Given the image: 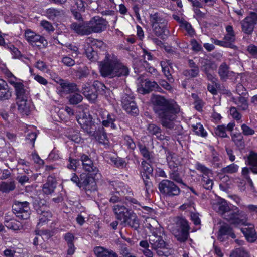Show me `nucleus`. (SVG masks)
<instances>
[{
  "instance_id": "1",
  "label": "nucleus",
  "mask_w": 257,
  "mask_h": 257,
  "mask_svg": "<svg viewBox=\"0 0 257 257\" xmlns=\"http://www.w3.org/2000/svg\"><path fill=\"white\" fill-rule=\"evenodd\" d=\"M151 102L155 111L159 115L162 126L168 128H173L176 114L180 111L176 102L173 100H167L159 95H153Z\"/></svg>"
},
{
  "instance_id": "2",
  "label": "nucleus",
  "mask_w": 257,
  "mask_h": 257,
  "mask_svg": "<svg viewBox=\"0 0 257 257\" xmlns=\"http://www.w3.org/2000/svg\"><path fill=\"white\" fill-rule=\"evenodd\" d=\"M99 68L103 77L113 78L126 76L129 73L128 68L119 62L114 55L106 54L104 59L99 62Z\"/></svg>"
},
{
  "instance_id": "3",
  "label": "nucleus",
  "mask_w": 257,
  "mask_h": 257,
  "mask_svg": "<svg viewBox=\"0 0 257 257\" xmlns=\"http://www.w3.org/2000/svg\"><path fill=\"white\" fill-rule=\"evenodd\" d=\"M150 22L154 33L158 36L167 35L169 33L167 29V22L158 13L150 15Z\"/></svg>"
},
{
  "instance_id": "4",
  "label": "nucleus",
  "mask_w": 257,
  "mask_h": 257,
  "mask_svg": "<svg viewBox=\"0 0 257 257\" xmlns=\"http://www.w3.org/2000/svg\"><path fill=\"white\" fill-rule=\"evenodd\" d=\"M189 227L188 222L184 218L177 217L175 226L172 227L171 231L177 239L181 242L185 241L188 236Z\"/></svg>"
},
{
  "instance_id": "5",
  "label": "nucleus",
  "mask_w": 257,
  "mask_h": 257,
  "mask_svg": "<svg viewBox=\"0 0 257 257\" xmlns=\"http://www.w3.org/2000/svg\"><path fill=\"white\" fill-rule=\"evenodd\" d=\"M71 181L79 188L83 187L86 190H95L96 182L93 177L86 173H82L80 178L75 173H73Z\"/></svg>"
},
{
  "instance_id": "6",
  "label": "nucleus",
  "mask_w": 257,
  "mask_h": 257,
  "mask_svg": "<svg viewBox=\"0 0 257 257\" xmlns=\"http://www.w3.org/2000/svg\"><path fill=\"white\" fill-rule=\"evenodd\" d=\"M3 73L8 78L9 83L14 87L17 98H22V97L27 95L22 80L16 77L7 69H4Z\"/></svg>"
},
{
  "instance_id": "7",
  "label": "nucleus",
  "mask_w": 257,
  "mask_h": 257,
  "mask_svg": "<svg viewBox=\"0 0 257 257\" xmlns=\"http://www.w3.org/2000/svg\"><path fill=\"white\" fill-rule=\"evenodd\" d=\"M149 242L152 248L156 251L158 255H168L167 244L161 236L152 234L149 237Z\"/></svg>"
},
{
  "instance_id": "8",
  "label": "nucleus",
  "mask_w": 257,
  "mask_h": 257,
  "mask_svg": "<svg viewBox=\"0 0 257 257\" xmlns=\"http://www.w3.org/2000/svg\"><path fill=\"white\" fill-rule=\"evenodd\" d=\"M161 192L169 196H177L180 194V190L173 182L168 180H163L159 185Z\"/></svg>"
},
{
  "instance_id": "9",
  "label": "nucleus",
  "mask_w": 257,
  "mask_h": 257,
  "mask_svg": "<svg viewBox=\"0 0 257 257\" xmlns=\"http://www.w3.org/2000/svg\"><path fill=\"white\" fill-rule=\"evenodd\" d=\"M12 207L18 219L25 220L29 218L30 207L27 202H15Z\"/></svg>"
},
{
  "instance_id": "10",
  "label": "nucleus",
  "mask_w": 257,
  "mask_h": 257,
  "mask_svg": "<svg viewBox=\"0 0 257 257\" xmlns=\"http://www.w3.org/2000/svg\"><path fill=\"white\" fill-rule=\"evenodd\" d=\"M257 23V13L251 12L241 22L242 31L246 34H251Z\"/></svg>"
},
{
  "instance_id": "11",
  "label": "nucleus",
  "mask_w": 257,
  "mask_h": 257,
  "mask_svg": "<svg viewBox=\"0 0 257 257\" xmlns=\"http://www.w3.org/2000/svg\"><path fill=\"white\" fill-rule=\"evenodd\" d=\"M77 122L81 127L90 135L96 128L94 123L92 121V118L89 114L83 113L77 118Z\"/></svg>"
},
{
  "instance_id": "12",
  "label": "nucleus",
  "mask_w": 257,
  "mask_h": 257,
  "mask_svg": "<svg viewBox=\"0 0 257 257\" xmlns=\"http://www.w3.org/2000/svg\"><path fill=\"white\" fill-rule=\"evenodd\" d=\"M90 34L99 33L104 31L107 27V22L99 17H94L88 22Z\"/></svg>"
},
{
  "instance_id": "13",
  "label": "nucleus",
  "mask_w": 257,
  "mask_h": 257,
  "mask_svg": "<svg viewBox=\"0 0 257 257\" xmlns=\"http://www.w3.org/2000/svg\"><path fill=\"white\" fill-rule=\"evenodd\" d=\"M25 37L27 41L32 45L40 46L41 44L43 46L47 44V41L44 37L30 29L26 30Z\"/></svg>"
},
{
  "instance_id": "14",
  "label": "nucleus",
  "mask_w": 257,
  "mask_h": 257,
  "mask_svg": "<svg viewBox=\"0 0 257 257\" xmlns=\"http://www.w3.org/2000/svg\"><path fill=\"white\" fill-rule=\"evenodd\" d=\"M133 99V96L125 94L121 100L123 108L127 113L132 115L136 114L138 112Z\"/></svg>"
},
{
  "instance_id": "15",
  "label": "nucleus",
  "mask_w": 257,
  "mask_h": 257,
  "mask_svg": "<svg viewBox=\"0 0 257 257\" xmlns=\"http://www.w3.org/2000/svg\"><path fill=\"white\" fill-rule=\"evenodd\" d=\"M99 114L101 117V119L98 118L99 121L102 120V123L105 127L110 126L112 128L115 129L116 126L114 124L115 121V116L112 114L109 113L106 110H100L99 111Z\"/></svg>"
},
{
  "instance_id": "16",
  "label": "nucleus",
  "mask_w": 257,
  "mask_h": 257,
  "mask_svg": "<svg viewBox=\"0 0 257 257\" xmlns=\"http://www.w3.org/2000/svg\"><path fill=\"white\" fill-rule=\"evenodd\" d=\"M161 89L155 81L145 80L138 88V91L142 94L148 93L150 91H160Z\"/></svg>"
},
{
  "instance_id": "17",
  "label": "nucleus",
  "mask_w": 257,
  "mask_h": 257,
  "mask_svg": "<svg viewBox=\"0 0 257 257\" xmlns=\"http://www.w3.org/2000/svg\"><path fill=\"white\" fill-rule=\"evenodd\" d=\"M70 28L75 33L79 35H87L90 34L88 22L73 23Z\"/></svg>"
},
{
  "instance_id": "18",
  "label": "nucleus",
  "mask_w": 257,
  "mask_h": 257,
  "mask_svg": "<svg viewBox=\"0 0 257 257\" xmlns=\"http://www.w3.org/2000/svg\"><path fill=\"white\" fill-rule=\"evenodd\" d=\"M18 109L23 115H28L30 112L31 102L27 100V95L17 98Z\"/></svg>"
},
{
  "instance_id": "19",
  "label": "nucleus",
  "mask_w": 257,
  "mask_h": 257,
  "mask_svg": "<svg viewBox=\"0 0 257 257\" xmlns=\"http://www.w3.org/2000/svg\"><path fill=\"white\" fill-rule=\"evenodd\" d=\"M111 186L115 190V193L118 194L120 196H125L127 194H132L130 189L124 184L118 181H115L112 182Z\"/></svg>"
},
{
  "instance_id": "20",
  "label": "nucleus",
  "mask_w": 257,
  "mask_h": 257,
  "mask_svg": "<svg viewBox=\"0 0 257 257\" xmlns=\"http://www.w3.org/2000/svg\"><path fill=\"white\" fill-rule=\"evenodd\" d=\"M75 5L79 11H84L86 7L92 10L97 9L98 8L97 2L92 0H75Z\"/></svg>"
},
{
  "instance_id": "21",
  "label": "nucleus",
  "mask_w": 257,
  "mask_h": 257,
  "mask_svg": "<svg viewBox=\"0 0 257 257\" xmlns=\"http://www.w3.org/2000/svg\"><path fill=\"white\" fill-rule=\"evenodd\" d=\"M247 227L241 228V231L245 237L246 240L250 242H254L257 238V233L255 231L253 225L245 223Z\"/></svg>"
},
{
  "instance_id": "22",
  "label": "nucleus",
  "mask_w": 257,
  "mask_h": 257,
  "mask_svg": "<svg viewBox=\"0 0 257 257\" xmlns=\"http://www.w3.org/2000/svg\"><path fill=\"white\" fill-rule=\"evenodd\" d=\"M81 159L83 167L85 170L91 173L93 175L97 173L98 170L96 167L94 166L92 160L87 156L83 155Z\"/></svg>"
},
{
  "instance_id": "23",
  "label": "nucleus",
  "mask_w": 257,
  "mask_h": 257,
  "mask_svg": "<svg viewBox=\"0 0 257 257\" xmlns=\"http://www.w3.org/2000/svg\"><path fill=\"white\" fill-rule=\"evenodd\" d=\"M94 251L97 257H117V254L113 251L101 246L96 247Z\"/></svg>"
},
{
  "instance_id": "24",
  "label": "nucleus",
  "mask_w": 257,
  "mask_h": 257,
  "mask_svg": "<svg viewBox=\"0 0 257 257\" xmlns=\"http://www.w3.org/2000/svg\"><path fill=\"white\" fill-rule=\"evenodd\" d=\"M113 211L116 216V218L122 221L123 219L126 218V215L131 211L128 210L125 206L117 204L114 206Z\"/></svg>"
},
{
  "instance_id": "25",
  "label": "nucleus",
  "mask_w": 257,
  "mask_h": 257,
  "mask_svg": "<svg viewBox=\"0 0 257 257\" xmlns=\"http://www.w3.org/2000/svg\"><path fill=\"white\" fill-rule=\"evenodd\" d=\"M122 222L135 228H137L139 225V220L136 215L132 211L126 215V218L123 219Z\"/></svg>"
},
{
  "instance_id": "26",
  "label": "nucleus",
  "mask_w": 257,
  "mask_h": 257,
  "mask_svg": "<svg viewBox=\"0 0 257 257\" xmlns=\"http://www.w3.org/2000/svg\"><path fill=\"white\" fill-rule=\"evenodd\" d=\"M56 187V181L55 178L52 176H49L47 182L44 184L43 191L44 193L50 194L53 192Z\"/></svg>"
},
{
  "instance_id": "27",
  "label": "nucleus",
  "mask_w": 257,
  "mask_h": 257,
  "mask_svg": "<svg viewBox=\"0 0 257 257\" xmlns=\"http://www.w3.org/2000/svg\"><path fill=\"white\" fill-rule=\"evenodd\" d=\"M246 163L250 166V169L254 174H257V153L250 152L247 156Z\"/></svg>"
},
{
  "instance_id": "28",
  "label": "nucleus",
  "mask_w": 257,
  "mask_h": 257,
  "mask_svg": "<svg viewBox=\"0 0 257 257\" xmlns=\"http://www.w3.org/2000/svg\"><path fill=\"white\" fill-rule=\"evenodd\" d=\"M82 92L87 99L91 102H94L97 99V95L96 93L91 92L90 85L89 83L85 84L83 85Z\"/></svg>"
},
{
  "instance_id": "29",
  "label": "nucleus",
  "mask_w": 257,
  "mask_h": 257,
  "mask_svg": "<svg viewBox=\"0 0 257 257\" xmlns=\"http://www.w3.org/2000/svg\"><path fill=\"white\" fill-rule=\"evenodd\" d=\"M11 96V92L8 89L7 82L0 79V99H8Z\"/></svg>"
},
{
  "instance_id": "30",
  "label": "nucleus",
  "mask_w": 257,
  "mask_h": 257,
  "mask_svg": "<svg viewBox=\"0 0 257 257\" xmlns=\"http://www.w3.org/2000/svg\"><path fill=\"white\" fill-rule=\"evenodd\" d=\"M213 209L220 214H224L229 210L227 202L222 199H219L213 206Z\"/></svg>"
},
{
  "instance_id": "31",
  "label": "nucleus",
  "mask_w": 257,
  "mask_h": 257,
  "mask_svg": "<svg viewBox=\"0 0 257 257\" xmlns=\"http://www.w3.org/2000/svg\"><path fill=\"white\" fill-rule=\"evenodd\" d=\"M167 160L169 167L172 169L177 168L181 163L180 157L175 154L168 153Z\"/></svg>"
},
{
  "instance_id": "32",
  "label": "nucleus",
  "mask_w": 257,
  "mask_h": 257,
  "mask_svg": "<svg viewBox=\"0 0 257 257\" xmlns=\"http://www.w3.org/2000/svg\"><path fill=\"white\" fill-rule=\"evenodd\" d=\"M63 15L62 11L55 8H49L46 11V17L50 20L58 19Z\"/></svg>"
},
{
  "instance_id": "33",
  "label": "nucleus",
  "mask_w": 257,
  "mask_h": 257,
  "mask_svg": "<svg viewBox=\"0 0 257 257\" xmlns=\"http://www.w3.org/2000/svg\"><path fill=\"white\" fill-rule=\"evenodd\" d=\"M162 70L165 76L167 77L169 82H173L174 79L171 76L170 72V68H171L170 63L168 61H163L160 63Z\"/></svg>"
},
{
  "instance_id": "34",
  "label": "nucleus",
  "mask_w": 257,
  "mask_h": 257,
  "mask_svg": "<svg viewBox=\"0 0 257 257\" xmlns=\"http://www.w3.org/2000/svg\"><path fill=\"white\" fill-rule=\"evenodd\" d=\"M200 63L202 65V69L207 75L211 74V72L215 66L211 63V62L207 59L201 58L200 60Z\"/></svg>"
},
{
  "instance_id": "35",
  "label": "nucleus",
  "mask_w": 257,
  "mask_h": 257,
  "mask_svg": "<svg viewBox=\"0 0 257 257\" xmlns=\"http://www.w3.org/2000/svg\"><path fill=\"white\" fill-rule=\"evenodd\" d=\"M91 135L94 136L95 138L100 143L103 144L108 143V139L106 134L103 128L101 130L95 133L93 132Z\"/></svg>"
},
{
  "instance_id": "36",
  "label": "nucleus",
  "mask_w": 257,
  "mask_h": 257,
  "mask_svg": "<svg viewBox=\"0 0 257 257\" xmlns=\"http://www.w3.org/2000/svg\"><path fill=\"white\" fill-rule=\"evenodd\" d=\"M15 188L14 181L2 182L0 183V191L3 193H8Z\"/></svg>"
},
{
  "instance_id": "37",
  "label": "nucleus",
  "mask_w": 257,
  "mask_h": 257,
  "mask_svg": "<svg viewBox=\"0 0 257 257\" xmlns=\"http://www.w3.org/2000/svg\"><path fill=\"white\" fill-rule=\"evenodd\" d=\"M225 235H230L232 238L235 237V235L232 232V230L228 225H224L221 226L219 229L218 237L219 239H222V236Z\"/></svg>"
},
{
  "instance_id": "38",
  "label": "nucleus",
  "mask_w": 257,
  "mask_h": 257,
  "mask_svg": "<svg viewBox=\"0 0 257 257\" xmlns=\"http://www.w3.org/2000/svg\"><path fill=\"white\" fill-rule=\"evenodd\" d=\"M60 84L64 91L73 92L78 90L77 86L75 84L69 83L61 80Z\"/></svg>"
},
{
  "instance_id": "39",
  "label": "nucleus",
  "mask_w": 257,
  "mask_h": 257,
  "mask_svg": "<svg viewBox=\"0 0 257 257\" xmlns=\"http://www.w3.org/2000/svg\"><path fill=\"white\" fill-rule=\"evenodd\" d=\"M5 225L9 229L14 230H19L23 228V224L16 219H12L10 221L6 222Z\"/></svg>"
},
{
  "instance_id": "40",
  "label": "nucleus",
  "mask_w": 257,
  "mask_h": 257,
  "mask_svg": "<svg viewBox=\"0 0 257 257\" xmlns=\"http://www.w3.org/2000/svg\"><path fill=\"white\" fill-rule=\"evenodd\" d=\"M147 130L148 133L151 135H156L159 140H163L164 136L160 135L158 136L161 132V129L155 124L150 123L148 125Z\"/></svg>"
},
{
  "instance_id": "41",
  "label": "nucleus",
  "mask_w": 257,
  "mask_h": 257,
  "mask_svg": "<svg viewBox=\"0 0 257 257\" xmlns=\"http://www.w3.org/2000/svg\"><path fill=\"white\" fill-rule=\"evenodd\" d=\"M226 31V34L224 36V40L232 44V43L235 40V35L233 27L230 25L227 26Z\"/></svg>"
},
{
  "instance_id": "42",
  "label": "nucleus",
  "mask_w": 257,
  "mask_h": 257,
  "mask_svg": "<svg viewBox=\"0 0 257 257\" xmlns=\"http://www.w3.org/2000/svg\"><path fill=\"white\" fill-rule=\"evenodd\" d=\"M208 78L212 83V84H209L208 85V90L212 94H216L217 93L216 88H217V79L212 75L210 74L208 75Z\"/></svg>"
},
{
  "instance_id": "43",
  "label": "nucleus",
  "mask_w": 257,
  "mask_h": 257,
  "mask_svg": "<svg viewBox=\"0 0 257 257\" xmlns=\"http://www.w3.org/2000/svg\"><path fill=\"white\" fill-rule=\"evenodd\" d=\"M192 127L193 132L196 135L202 137H205L207 136V133L201 123H198L196 124H193L192 125Z\"/></svg>"
},
{
  "instance_id": "44",
  "label": "nucleus",
  "mask_w": 257,
  "mask_h": 257,
  "mask_svg": "<svg viewBox=\"0 0 257 257\" xmlns=\"http://www.w3.org/2000/svg\"><path fill=\"white\" fill-rule=\"evenodd\" d=\"M85 53L88 58L92 61H95L97 59V55L96 50L92 46L88 47L85 49Z\"/></svg>"
},
{
  "instance_id": "45",
  "label": "nucleus",
  "mask_w": 257,
  "mask_h": 257,
  "mask_svg": "<svg viewBox=\"0 0 257 257\" xmlns=\"http://www.w3.org/2000/svg\"><path fill=\"white\" fill-rule=\"evenodd\" d=\"M238 215H239V214H238V215L232 214L231 216L228 219L232 224L236 225H245L246 220L244 219H240Z\"/></svg>"
},
{
  "instance_id": "46",
  "label": "nucleus",
  "mask_w": 257,
  "mask_h": 257,
  "mask_svg": "<svg viewBox=\"0 0 257 257\" xmlns=\"http://www.w3.org/2000/svg\"><path fill=\"white\" fill-rule=\"evenodd\" d=\"M230 257H250V256L243 248H237L232 251Z\"/></svg>"
},
{
  "instance_id": "47",
  "label": "nucleus",
  "mask_w": 257,
  "mask_h": 257,
  "mask_svg": "<svg viewBox=\"0 0 257 257\" xmlns=\"http://www.w3.org/2000/svg\"><path fill=\"white\" fill-rule=\"evenodd\" d=\"M87 45H90V46H92L93 48H94L95 50L97 48H102L104 47V43L100 40H91L90 39H87Z\"/></svg>"
},
{
  "instance_id": "48",
  "label": "nucleus",
  "mask_w": 257,
  "mask_h": 257,
  "mask_svg": "<svg viewBox=\"0 0 257 257\" xmlns=\"http://www.w3.org/2000/svg\"><path fill=\"white\" fill-rule=\"evenodd\" d=\"M232 141L234 142L235 145L240 148L243 146V137L240 133L233 134L232 136Z\"/></svg>"
},
{
  "instance_id": "49",
  "label": "nucleus",
  "mask_w": 257,
  "mask_h": 257,
  "mask_svg": "<svg viewBox=\"0 0 257 257\" xmlns=\"http://www.w3.org/2000/svg\"><path fill=\"white\" fill-rule=\"evenodd\" d=\"M199 69L197 67H195L190 70H186L183 72L184 75L187 78L195 77L197 76Z\"/></svg>"
},
{
  "instance_id": "50",
  "label": "nucleus",
  "mask_w": 257,
  "mask_h": 257,
  "mask_svg": "<svg viewBox=\"0 0 257 257\" xmlns=\"http://www.w3.org/2000/svg\"><path fill=\"white\" fill-rule=\"evenodd\" d=\"M219 74L220 77L225 79L228 76V66L225 63L222 64L219 69Z\"/></svg>"
},
{
  "instance_id": "51",
  "label": "nucleus",
  "mask_w": 257,
  "mask_h": 257,
  "mask_svg": "<svg viewBox=\"0 0 257 257\" xmlns=\"http://www.w3.org/2000/svg\"><path fill=\"white\" fill-rule=\"evenodd\" d=\"M238 107L241 110H245L248 108V103L246 99L242 97H239L236 102Z\"/></svg>"
},
{
  "instance_id": "52",
  "label": "nucleus",
  "mask_w": 257,
  "mask_h": 257,
  "mask_svg": "<svg viewBox=\"0 0 257 257\" xmlns=\"http://www.w3.org/2000/svg\"><path fill=\"white\" fill-rule=\"evenodd\" d=\"M52 217V214L49 211H43L40 216V221L38 225H40L43 224L46 221L49 220Z\"/></svg>"
},
{
  "instance_id": "53",
  "label": "nucleus",
  "mask_w": 257,
  "mask_h": 257,
  "mask_svg": "<svg viewBox=\"0 0 257 257\" xmlns=\"http://www.w3.org/2000/svg\"><path fill=\"white\" fill-rule=\"evenodd\" d=\"M83 99L82 96L78 93L73 94L69 96V102L72 104H77Z\"/></svg>"
},
{
  "instance_id": "54",
  "label": "nucleus",
  "mask_w": 257,
  "mask_h": 257,
  "mask_svg": "<svg viewBox=\"0 0 257 257\" xmlns=\"http://www.w3.org/2000/svg\"><path fill=\"white\" fill-rule=\"evenodd\" d=\"M181 27L186 30L188 34L190 36L194 35V30L190 24L188 23L187 21H182L181 23Z\"/></svg>"
},
{
  "instance_id": "55",
  "label": "nucleus",
  "mask_w": 257,
  "mask_h": 257,
  "mask_svg": "<svg viewBox=\"0 0 257 257\" xmlns=\"http://www.w3.org/2000/svg\"><path fill=\"white\" fill-rule=\"evenodd\" d=\"M239 168V166L234 163L229 165L223 169V171L227 173H233L236 172Z\"/></svg>"
},
{
  "instance_id": "56",
  "label": "nucleus",
  "mask_w": 257,
  "mask_h": 257,
  "mask_svg": "<svg viewBox=\"0 0 257 257\" xmlns=\"http://www.w3.org/2000/svg\"><path fill=\"white\" fill-rule=\"evenodd\" d=\"M215 133L216 135L220 137H227V135L226 133V127L224 125H219L215 129Z\"/></svg>"
},
{
  "instance_id": "57",
  "label": "nucleus",
  "mask_w": 257,
  "mask_h": 257,
  "mask_svg": "<svg viewBox=\"0 0 257 257\" xmlns=\"http://www.w3.org/2000/svg\"><path fill=\"white\" fill-rule=\"evenodd\" d=\"M35 67L41 71L46 72L48 73L49 72L47 65L43 61L40 60L37 61L36 63Z\"/></svg>"
},
{
  "instance_id": "58",
  "label": "nucleus",
  "mask_w": 257,
  "mask_h": 257,
  "mask_svg": "<svg viewBox=\"0 0 257 257\" xmlns=\"http://www.w3.org/2000/svg\"><path fill=\"white\" fill-rule=\"evenodd\" d=\"M124 144L131 150H134L136 147V145L133 140L127 136L124 138Z\"/></svg>"
},
{
  "instance_id": "59",
  "label": "nucleus",
  "mask_w": 257,
  "mask_h": 257,
  "mask_svg": "<svg viewBox=\"0 0 257 257\" xmlns=\"http://www.w3.org/2000/svg\"><path fill=\"white\" fill-rule=\"evenodd\" d=\"M202 181L203 183L204 187L206 189L210 190L212 189L213 182L211 179H208L205 176H203Z\"/></svg>"
},
{
  "instance_id": "60",
  "label": "nucleus",
  "mask_w": 257,
  "mask_h": 257,
  "mask_svg": "<svg viewBox=\"0 0 257 257\" xmlns=\"http://www.w3.org/2000/svg\"><path fill=\"white\" fill-rule=\"evenodd\" d=\"M241 127L243 134L245 136L252 135L254 134V131L245 124H242Z\"/></svg>"
},
{
  "instance_id": "61",
  "label": "nucleus",
  "mask_w": 257,
  "mask_h": 257,
  "mask_svg": "<svg viewBox=\"0 0 257 257\" xmlns=\"http://www.w3.org/2000/svg\"><path fill=\"white\" fill-rule=\"evenodd\" d=\"M230 114L236 120H239L241 118V115L236 110L234 107H232L230 109Z\"/></svg>"
},
{
  "instance_id": "62",
  "label": "nucleus",
  "mask_w": 257,
  "mask_h": 257,
  "mask_svg": "<svg viewBox=\"0 0 257 257\" xmlns=\"http://www.w3.org/2000/svg\"><path fill=\"white\" fill-rule=\"evenodd\" d=\"M67 48L70 51L72 52V56L73 57H76L79 54V51L78 47L72 44H69L67 46Z\"/></svg>"
},
{
  "instance_id": "63",
  "label": "nucleus",
  "mask_w": 257,
  "mask_h": 257,
  "mask_svg": "<svg viewBox=\"0 0 257 257\" xmlns=\"http://www.w3.org/2000/svg\"><path fill=\"white\" fill-rule=\"evenodd\" d=\"M32 75L34 79L40 84L46 85L48 84L47 80L42 76L35 74H33Z\"/></svg>"
},
{
  "instance_id": "64",
  "label": "nucleus",
  "mask_w": 257,
  "mask_h": 257,
  "mask_svg": "<svg viewBox=\"0 0 257 257\" xmlns=\"http://www.w3.org/2000/svg\"><path fill=\"white\" fill-rule=\"evenodd\" d=\"M111 161L118 167H123L126 165L125 162L120 158H112Z\"/></svg>"
}]
</instances>
